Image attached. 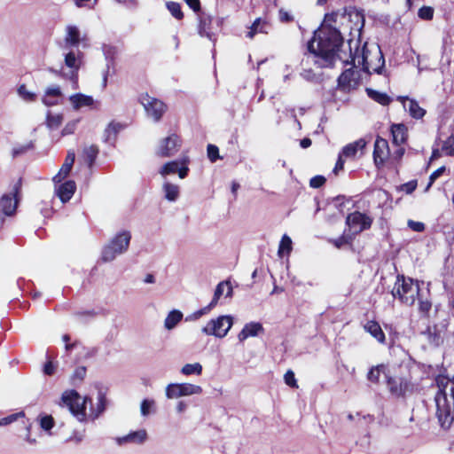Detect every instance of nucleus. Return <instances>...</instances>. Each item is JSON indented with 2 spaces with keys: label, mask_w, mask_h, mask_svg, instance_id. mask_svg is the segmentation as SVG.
I'll list each match as a JSON object with an SVG mask.
<instances>
[{
  "label": "nucleus",
  "mask_w": 454,
  "mask_h": 454,
  "mask_svg": "<svg viewBox=\"0 0 454 454\" xmlns=\"http://www.w3.org/2000/svg\"><path fill=\"white\" fill-rule=\"evenodd\" d=\"M420 294L419 281L403 275H397L392 295L407 306L414 305L416 298Z\"/></svg>",
  "instance_id": "nucleus-4"
},
{
  "label": "nucleus",
  "mask_w": 454,
  "mask_h": 454,
  "mask_svg": "<svg viewBox=\"0 0 454 454\" xmlns=\"http://www.w3.org/2000/svg\"><path fill=\"white\" fill-rule=\"evenodd\" d=\"M392 144L396 146L406 144L409 137L408 128L403 123H393L390 126Z\"/></svg>",
  "instance_id": "nucleus-18"
},
{
  "label": "nucleus",
  "mask_w": 454,
  "mask_h": 454,
  "mask_svg": "<svg viewBox=\"0 0 454 454\" xmlns=\"http://www.w3.org/2000/svg\"><path fill=\"white\" fill-rule=\"evenodd\" d=\"M166 4L168 10L170 12L173 17L179 20L184 18V13L178 2H166Z\"/></svg>",
  "instance_id": "nucleus-42"
},
{
  "label": "nucleus",
  "mask_w": 454,
  "mask_h": 454,
  "mask_svg": "<svg viewBox=\"0 0 454 454\" xmlns=\"http://www.w3.org/2000/svg\"><path fill=\"white\" fill-rule=\"evenodd\" d=\"M32 147H33L32 145H20L18 147H15L12 149V157L15 158L17 156L24 154Z\"/></svg>",
  "instance_id": "nucleus-58"
},
{
  "label": "nucleus",
  "mask_w": 454,
  "mask_h": 454,
  "mask_svg": "<svg viewBox=\"0 0 454 454\" xmlns=\"http://www.w3.org/2000/svg\"><path fill=\"white\" fill-rule=\"evenodd\" d=\"M22 179L14 184L11 193H5L0 198V212L5 216H13L16 214L19 202L20 200V192Z\"/></svg>",
  "instance_id": "nucleus-7"
},
{
  "label": "nucleus",
  "mask_w": 454,
  "mask_h": 454,
  "mask_svg": "<svg viewBox=\"0 0 454 454\" xmlns=\"http://www.w3.org/2000/svg\"><path fill=\"white\" fill-rule=\"evenodd\" d=\"M365 92L371 99L383 106H389L392 102V98L385 92H380L372 88H366Z\"/></svg>",
  "instance_id": "nucleus-26"
},
{
  "label": "nucleus",
  "mask_w": 454,
  "mask_h": 454,
  "mask_svg": "<svg viewBox=\"0 0 454 454\" xmlns=\"http://www.w3.org/2000/svg\"><path fill=\"white\" fill-rule=\"evenodd\" d=\"M271 23L266 17L256 18L249 27V31H247L246 37L253 39L257 34L267 35L271 29Z\"/></svg>",
  "instance_id": "nucleus-19"
},
{
  "label": "nucleus",
  "mask_w": 454,
  "mask_h": 454,
  "mask_svg": "<svg viewBox=\"0 0 454 454\" xmlns=\"http://www.w3.org/2000/svg\"><path fill=\"white\" fill-rule=\"evenodd\" d=\"M372 157L377 168L384 167L387 160L390 158V149L387 139L377 136L374 142Z\"/></svg>",
  "instance_id": "nucleus-15"
},
{
  "label": "nucleus",
  "mask_w": 454,
  "mask_h": 454,
  "mask_svg": "<svg viewBox=\"0 0 454 454\" xmlns=\"http://www.w3.org/2000/svg\"><path fill=\"white\" fill-rule=\"evenodd\" d=\"M99 153V148L96 145H91L90 146H85L82 149V157L83 160L87 163V165L91 168L95 163L96 159Z\"/></svg>",
  "instance_id": "nucleus-29"
},
{
  "label": "nucleus",
  "mask_w": 454,
  "mask_h": 454,
  "mask_svg": "<svg viewBox=\"0 0 454 454\" xmlns=\"http://www.w3.org/2000/svg\"><path fill=\"white\" fill-rule=\"evenodd\" d=\"M75 128H76V121H70V122L67 123L66 126L64 127V129H62V132H61L62 136L73 134L75 130Z\"/></svg>",
  "instance_id": "nucleus-63"
},
{
  "label": "nucleus",
  "mask_w": 454,
  "mask_h": 454,
  "mask_svg": "<svg viewBox=\"0 0 454 454\" xmlns=\"http://www.w3.org/2000/svg\"><path fill=\"white\" fill-rule=\"evenodd\" d=\"M207 153L209 160L211 162H215L217 160L221 159L219 155V148L212 144H208L207 146Z\"/></svg>",
  "instance_id": "nucleus-46"
},
{
  "label": "nucleus",
  "mask_w": 454,
  "mask_h": 454,
  "mask_svg": "<svg viewBox=\"0 0 454 454\" xmlns=\"http://www.w3.org/2000/svg\"><path fill=\"white\" fill-rule=\"evenodd\" d=\"M189 160L187 159L182 161V166L178 167L177 174L181 179L185 178L189 173V168L187 167Z\"/></svg>",
  "instance_id": "nucleus-55"
},
{
  "label": "nucleus",
  "mask_w": 454,
  "mask_h": 454,
  "mask_svg": "<svg viewBox=\"0 0 454 454\" xmlns=\"http://www.w3.org/2000/svg\"><path fill=\"white\" fill-rule=\"evenodd\" d=\"M70 100L74 105V107L76 109L81 108L82 106H90L93 105L92 97L80 93L71 96Z\"/></svg>",
  "instance_id": "nucleus-31"
},
{
  "label": "nucleus",
  "mask_w": 454,
  "mask_h": 454,
  "mask_svg": "<svg viewBox=\"0 0 454 454\" xmlns=\"http://www.w3.org/2000/svg\"><path fill=\"white\" fill-rule=\"evenodd\" d=\"M442 152L447 156H454V135L449 136L442 144Z\"/></svg>",
  "instance_id": "nucleus-38"
},
{
  "label": "nucleus",
  "mask_w": 454,
  "mask_h": 454,
  "mask_svg": "<svg viewBox=\"0 0 454 454\" xmlns=\"http://www.w3.org/2000/svg\"><path fill=\"white\" fill-rule=\"evenodd\" d=\"M63 121V115L62 114H51V113H48L46 117V123L47 126L50 129H58L61 125Z\"/></svg>",
  "instance_id": "nucleus-41"
},
{
  "label": "nucleus",
  "mask_w": 454,
  "mask_h": 454,
  "mask_svg": "<svg viewBox=\"0 0 454 454\" xmlns=\"http://www.w3.org/2000/svg\"><path fill=\"white\" fill-rule=\"evenodd\" d=\"M385 368L386 366L383 364L372 366L367 373V380L372 383L378 384L380 373L384 372Z\"/></svg>",
  "instance_id": "nucleus-36"
},
{
  "label": "nucleus",
  "mask_w": 454,
  "mask_h": 454,
  "mask_svg": "<svg viewBox=\"0 0 454 454\" xmlns=\"http://www.w3.org/2000/svg\"><path fill=\"white\" fill-rule=\"evenodd\" d=\"M232 325V318L230 316H220L216 319H211L203 327L202 332L207 335H214L218 338L224 337Z\"/></svg>",
  "instance_id": "nucleus-9"
},
{
  "label": "nucleus",
  "mask_w": 454,
  "mask_h": 454,
  "mask_svg": "<svg viewBox=\"0 0 454 454\" xmlns=\"http://www.w3.org/2000/svg\"><path fill=\"white\" fill-rule=\"evenodd\" d=\"M224 287H227L226 297L232 296V286L231 285V282L228 280L222 281L215 287L213 299L210 301L211 306H215V307L216 306L219 299L221 298V296L223 295V294L224 292Z\"/></svg>",
  "instance_id": "nucleus-27"
},
{
  "label": "nucleus",
  "mask_w": 454,
  "mask_h": 454,
  "mask_svg": "<svg viewBox=\"0 0 454 454\" xmlns=\"http://www.w3.org/2000/svg\"><path fill=\"white\" fill-rule=\"evenodd\" d=\"M181 372L184 375H200L202 373V366L199 363L186 364L182 367Z\"/></svg>",
  "instance_id": "nucleus-39"
},
{
  "label": "nucleus",
  "mask_w": 454,
  "mask_h": 454,
  "mask_svg": "<svg viewBox=\"0 0 454 454\" xmlns=\"http://www.w3.org/2000/svg\"><path fill=\"white\" fill-rule=\"evenodd\" d=\"M154 402L153 400L145 399L141 403V413L144 416H147L150 413V409L153 405Z\"/></svg>",
  "instance_id": "nucleus-56"
},
{
  "label": "nucleus",
  "mask_w": 454,
  "mask_h": 454,
  "mask_svg": "<svg viewBox=\"0 0 454 454\" xmlns=\"http://www.w3.org/2000/svg\"><path fill=\"white\" fill-rule=\"evenodd\" d=\"M67 43L72 46H76L80 43V31L74 26L67 27V35L66 37Z\"/></svg>",
  "instance_id": "nucleus-37"
},
{
  "label": "nucleus",
  "mask_w": 454,
  "mask_h": 454,
  "mask_svg": "<svg viewBox=\"0 0 454 454\" xmlns=\"http://www.w3.org/2000/svg\"><path fill=\"white\" fill-rule=\"evenodd\" d=\"M326 182V178L324 176H315L309 180V185L312 188H320L322 187Z\"/></svg>",
  "instance_id": "nucleus-51"
},
{
  "label": "nucleus",
  "mask_w": 454,
  "mask_h": 454,
  "mask_svg": "<svg viewBox=\"0 0 454 454\" xmlns=\"http://www.w3.org/2000/svg\"><path fill=\"white\" fill-rule=\"evenodd\" d=\"M63 403L68 407L71 413L77 418L79 421L86 420V402L91 401L90 398L84 397L81 402V396L76 390L66 391L62 395Z\"/></svg>",
  "instance_id": "nucleus-6"
},
{
  "label": "nucleus",
  "mask_w": 454,
  "mask_h": 454,
  "mask_svg": "<svg viewBox=\"0 0 454 454\" xmlns=\"http://www.w3.org/2000/svg\"><path fill=\"white\" fill-rule=\"evenodd\" d=\"M198 31L200 36L207 37L210 41H215L216 35L212 28L213 15L208 12H200L199 14Z\"/></svg>",
  "instance_id": "nucleus-17"
},
{
  "label": "nucleus",
  "mask_w": 454,
  "mask_h": 454,
  "mask_svg": "<svg viewBox=\"0 0 454 454\" xmlns=\"http://www.w3.org/2000/svg\"><path fill=\"white\" fill-rule=\"evenodd\" d=\"M75 160V153L74 150H69L65 158L59 171L53 176V182L61 183L70 174Z\"/></svg>",
  "instance_id": "nucleus-20"
},
{
  "label": "nucleus",
  "mask_w": 454,
  "mask_h": 454,
  "mask_svg": "<svg viewBox=\"0 0 454 454\" xmlns=\"http://www.w3.org/2000/svg\"><path fill=\"white\" fill-rule=\"evenodd\" d=\"M20 417H25V413L23 411H20L0 419V427L12 424V422L16 421Z\"/></svg>",
  "instance_id": "nucleus-48"
},
{
  "label": "nucleus",
  "mask_w": 454,
  "mask_h": 454,
  "mask_svg": "<svg viewBox=\"0 0 454 454\" xmlns=\"http://www.w3.org/2000/svg\"><path fill=\"white\" fill-rule=\"evenodd\" d=\"M131 234L128 231H123L116 234L102 251V260L104 262L113 261L117 254H122L128 250Z\"/></svg>",
  "instance_id": "nucleus-5"
},
{
  "label": "nucleus",
  "mask_w": 454,
  "mask_h": 454,
  "mask_svg": "<svg viewBox=\"0 0 454 454\" xmlns=\"http://www.w3.org/2000/svg\"><path fill=\"white\" fill-rule=\"evenodd\" d=\"M408 226L414 231L421 232L425 230V224L422 222L409 220Z\"/></svg>",
  "instance_id": "nucleus-60"
},
{
  "label": "nucleus",
  "mask_w": 454,
  "mask_h": 454,
  "mask_svg": "<svg viewBox=\"0 0 454 454\" xmlns=\"http://www.w3.org/2000/svg\"><path fill=\"white\" fill-rule=\"evenodd\" d=\"M179 162L172 160L165 163L160 169V174L163 176L168 175L176 174L178 170Z\"/></svg>",
  "instance_id": "nucleus-40"
},
{
  "label": "nucleus",
  "mask_w": 454,
  "mask_h": 454,
  "mask_svg": "<svg viewBox=\"0 0 454 454\" xmlns=\"http://www.w3.org/2000/svg\"><path fill=\"white\" fill-rule=\"evenodd\" d=\"M139 101L144 106L146 114L155 121H160L167 110V106L164 102L150 97L148 94L142 95Z\"/></svg>",
  "instance_id": "nucleus-10"
},
{
  "label": "nucleus",
  "mask_w": 454,
  "mask_h": 454,
  "mask_svg": "<svg viewBox=\"0 0 454 454\" xmlns=\"http://www.w3.org/2000/svg\"><path fill=\"white\" fill-rule=\"evenodd\" d=\"M182 145V139L176 134L163 138L156 151V155L160 158H168L175 155Z\"/></svg>",
  "instance_id": "nucleus-13"
},
{
  "label": "nucleus",
  "mask_w": 454,
  "mask_h": 454,
  "mask_svg": "<svg viewBox=\"0 0 454 454\" xmlns=\"http://www.w3.org/2000/svg\"><path fill=\"white\" fill-rule=\"evenodd\" d=\"M434 9L432 6L423 5L418 11V16L423 20H432L434 18Z\"/></svg>",
  "instance_id": "nucleus-43"
},
{
  "label": "nucleus",
  "mask_w": 454,
  "mask_h": 454,
  "mask_svg": "<svg viewBox=\"0 0 454 454\" xmlns=\"http://www.w3.org/2000/svg\"><path fill=\"white\" fill-rule=\"evenodd\" d=\"M65 64L70 68L75 69V67H79V66L76 65V57L73 51H70L66 55Z\"/></svg>",
  "instance_id": "nucleus-54"
},
{
  "label": "nucleus",
  "mask_w": 454,
  "mask_h": 454,
  "mask_svg": "<svg viewBox=\"0 0 454 454\" xmlns=\"http://www.w3.org/2000/svg\"><path fill=\"white\" fill-rule=\"evenodd\" d=\"M366 141L360 138L355 142L346 145L340 152L344 158H355L358 150H363L366 146Z\"/></svg>",
  "instance_id": "nucleus-23"
},
{
  "label": "nucleus",
  "mask_w": 454,
  "mask_h": 454,
  "mask_svg": "<svg viewBox=\"0 0 454 454\" xmlns=\"http://www.w3.org/2000/svg\"><path fill=\"white\" fill-rule=\"evenodd\" d=\"M364 330L370 333L380 344L386 343V335L381 329L380 325L376 320H369L364 325Z\"/></svg>",
  "instance_id": "nucleus-22"
},
{
  "label": "nucleus",
  "mask_w": 454,
  "mask_h": 454,
  "mask_svg": "<svg viewBox=\"0 0 454 454\" xmlns=\"http://www.w3.org/2000/svg\"><path fill=\"white\" fill-rule=\"evenodd\" d=\"M292 251V239L287 235H284L280 240L278 253L289 254Z\"/></svg>",
  "instance_id": "nucleus-45"
},
{
  "label": "nucleus",
  "mask_w": 454,
  "mask_h": 454,
  "mask_svg": "<svg viewBox=\"0 0 454 454\" xmlns=\"http://www.w3.org/2000/svg\"><path fill=\"white\" fill-rule=\"evenodd\" d=\"M345 159L346 158H344L343 156H341L340 153H339L337 161H336L335 166H334L333 170V172L335 175H337L339 173V171H340V170H342L344 168Z\"/></svg>",
  "instance_id": "nucleus-61"
},
{
  "label": "nucleus",
  "mask_w": 454,
  "mask_h": 454,
  "mask_svg": "<svg viewBox=\"0 0 454 454\" xmlns=\"http://www.w3.org/2000/svg\"><path fill=\"white\" fill-rule=\"evenodd\" d=\"M19 95L27 102H34L36 100V94L34 92H30L27 90V86L25 84H21L18 88Z\"/></svg>",
  "instance_id": "nucleus-44"
},
{
  "label": "nucleus",
  "mask_w": 454,
  "mask_h": 454,
  "mask_svg": "<svg viewBox=\"0 0 454 454\" xmlns=\"http://www.w3.org/2000/svg\"><path fill=\"white\" fill-rule=\"evenodd\" d=\"M418 299V311L420 315L421 318L429 319L430 318V311L433 307L432 301L428 298H423L422 295H419Z\"/></svg>",
  "instance_id": "nucleus-28"
},
{
  "label": "nucleus",
  "mask_w": 454,
  "mask_h": 454,
  "mask_svg": "<svg viewBox=\"0 0 454 454\" xmlns=\"http://www.w3.org/2000/svg\"><path fill=\"white\" fill-rule=\"evenodd\" d=\"M163 191L165 198L169 201H175L179 197V186L171 183H165L163 184Z\"/></svg>",
  "instance_id": "nucleus-34"
},
{
  "label": "nucleus",
  "mask_w": 454,
  "mask_h": 454,
  "mask_svg": "<svg viewBox=\"0 0 454 454\" xmlns=\"http://www.w3.org/2000/svg\"><path fill=\"white\" fill-rule=\"evenodd\" d=\"M446 170V168L444 166H442L435 169L429 176V183L427 185V188H429L437 178H439Z\"/></svg>",
  "instance_id": "nucleus-53"
},
{
  "label": "nucleus",
  "mask_w": 454,
  "mask_h": 454,
  "mask_svg": "<svg viewBox=\"0 0 454 454\" xmlns=\"http://www.w3.org/2000/svg\"><path fill=\"white\" fill-rule=\"evenodd\" d=\"M262 331H263V327L260 323L251 322L245 325L238 334V338L239 341H244L250 336H256Z\"/></svg>",
  "instance_id": "nucleus-25"
},
{
  "label": "nucleus",
  "mask_w": 454,
  "mask_h": 454,
  "mask_svg": "<svg viewBox=\"0 0 454 454\" xmlns=\"http://www.w3.org/2000/svg\"><path fill=\"white\" fill-rule=\"evenodd\" d=\"M44 96L50 98H60L62 96V92L59 87H51L46 89Z\"/></svg>",
  "instance_id": "nucleus-57"
},
{
  "label": "nucleus",
  "mask_w": 454,
  "mask_h": 454,
  "mask_svg": "<svg viewBox=\"0 0 454 454\" xmlns=\"http://www.w3.org/2000/svg\"><path fill=\"white\" fill-rule=\"evenodd\" d=\"M76 191V184L73 180H67L64 183H60L56 190L57 196L59 198L61 202H68Z\"/></svg>",
  "instance_id": "nucleus-21"
},
{
  "label": "nucleus",
  "mask_w": 454,
  "mask_h": 454,
  "mask_svg": "<svg viewBox=\"0 0 454 454\" xmlns=\"http://www.w3.org/2000/svg\"><path fill=\"white\" fill-rule=\"evenodd\" d=\"M408 111L410 115L417 120L422 119L427 113L415 99H409Z\"/></svg>",
  "instance_id": "nucleus-33"
},
{
  "label": "nucleus",
  "mask_w": 454,
  "mask_h": 454,
  "mask_svg": "<svg viewBox=\"0 0 454 454\" xmlns=\"http://www.w3.org/2000/svg\"><path fill=\"white\" fill-rule=\"evenodd\" d=\"M356 235L352 232H347V230H344L343 233L335 239H328L327 242L333 245L337 249H341L344 246L353 247V242Z\"/></svg>",
  "instance_id": "nucleus-24"
},
{
  "label": "nucleus",
  "mask_w": 454,
  "mask_h": 454,
  "mask_svg": "<svg viewBox=\"0 0 454 454\" xmlns=\"http://www.w3.org/2000/svg\"><path fill=\"white\" fill-rule=\"evenodd\" d=\"M343 38L338 29L333 27H323L314 32L312 38L307 43V51L315 57L314 64L320 68H333L337 59L344 60L347 53L340 49Z\"/></svg>",
  "instance_id": "nucleus-1"
},
{
  "label": "nucleus",
  "mask_w": 454,
  "mask_h": 454,
  "mask_svg": "<svg viewBox=\"0 0 454 454\" xmlns=\"http://www.w3.org/2000/svg\"><path fill=\"white\" fill-rule=\"evenodd\" d=\"M56 366L51 361H47L43 366V373L51 376L55 373Z\"/></svg>",
  "instance_id": "nucleus-64"
},
{
  "label": "nucleus",
  "mask_w": 454,
  "mask_h": 454,
  "mask_svg": "<svg viewBox=\"0 0 454 454\" xmlns=\"http://www.w3.org/2000/svg\"><path fill=\"white\" fill-rule=\"evenodd\" d=\"M285 383L292 388H298L299 385L295 379L294 372L292 370H287L284 375Z\"/></svg>",
  "instance_id": "nucleus-47"
},
{
  "label": "nucleus",
  "mask_w": 454,
  "mask_h": 454,
  "mask_svg": "<svg viewBox=\"0 0 454 454\" xmlns=\"http://www.w3.org/2000/svg\"><path fill=\"white\" fill-rule=\"evenodd\" d=\"M146 438V432L145 430H139L136 432L129 433L126 436L119 439V442H134L141 443L143 442Z\"/></svg>",
  "instance_id": "nucleus-35"
},
{
  "label": "nucleus",
  "mask_w": 454,
  "mask_h": 454,
  "mask_svg": "<svg viewBox=\"0 0 454 454\" xmlns=\"http://www.w3.org/2000/svg\"><path fill=\"white\" fill-rule=\"evenodd\" d=\"M202 387L191 383H171L166 388V395L168 398H177L184 395L194 394H201Z\"/></svg>",
  "instance_id": "nucleus-14"
},
{
  "label": "nucleus",
  "mask_w": 454,
  "mask_h": 454,
  "mask_svg": "<svg viewBox=\"0 0 454 454\" xmlns=\"http://www.w3.org/2000/svg\"><path fill=\"white\" fill-rule=\"evenodd\" d=\"M183 318V314L179 310H172L167 316L164 325L167 329H173Z\"/></svg>",
  "instance_id": "nucleus-32"
},
{
  "label": "nucleus",
  "mask_w": 454,
  "mask_h": 454,
  "mask_svg": "<svg viewBox=\"0 0 454 454\" xmlns=\"http://www.w3.org/2000/svg\"><path fill=\"white\" fill-rule=\"evenodd\" d=\"M123 128V126L115 121H111L106 128L104 136L106 143H114L116 141L118 133Z\"/></svg>",
  "instance_id": "nucleus-30"
},
{
  "label": "nucleus",
  "mask_w": 454,
  "mask_h": 454,
  "mask_svg": "<svg viewBox=\"0 0 454 454\" xmlns=\"http://www.w3.org/2000/svg\"><path fill=\"white\" fill-rule=\"evenodd\" d=\"M434 382L438 388L434 395L436 406L435 415L441 427L444 430H448L454 422V416L452 415L451 406L446 391L451 381L447 376L439 374L435 377Z\"/></svg>",
  "instance_id": "nucleus-3"
},
{
  "label": "nucleus",
  "mask_w": 454,
  "mask_h": 454,
  "mask_svg": "<svg viewBox=\"0 0 454 454\" xmlns=\"http://www.w3.org/2000/svg\"><path fill=\"white\" fill-rule=\"evenodd\" d=\"M387 386L389 392L396 397H404L417 390L411 377H387Z\"/></svg>",
  "instance_id": "nucleus-8"
},
{
  "label": "nucleus",
  "mask_w": 454,
  "mask_h": 454,
  "mask_svg": "<svg viewBox=\"0 0 454 454\" xmlns=\"http://www.w3.org/2000/svg\"><path fill=\"white\" fill-rule=\"evenodd\" d=\"M417 188V181L411 180L407 182L402 185V190L404 191L407 194L412 193Z\"/></svg>",
  "instance_id": "nucleus-59"
},
{
  "label": "nucleus",
  "mask_w": 454,
  "mask_h": 454,
  "mask_svg": "<svg viewBox=\"0 0 454 454\" xmlns=\"http://www.w3.org/2000/svg\"><path fill=\"white\" fill-rule=\"evenodd\" d=\"M214 307H215V306H211V302H210L207 306H206V307H204V308H202V309H199V310L195 311V312L192 314L193 318H194V319H199V318H200V317H202L203 315H205V314L208 313V312H209V311H210Z\"/></svg>",
  "instance_id": "nucleus-62"
},
{
  "label": "nucleus",
  "mask_w": 454,
  "mask_h": 454,
  "mask_svg": "<svg viewBox=\"0 0 454 454\" xmlns=\"http://www.w3.org/2000/svg\"><path fill=\"white\" fill-rule=\"evenodd\" d=\"M54 419L51 415L43 416L40 421V426L44 430H51L54 427Z\"/></svg>",
  "instance_id": "nucleus-50"
},
{
  "label": "nucleus",
  "mask_w": 454,
  "mask_h": 454,
  "mask_svg": "<svg viewBox=\"0 0 454 454\" xmlns=\"http://www.w3.org/2000/svg\"><path fill=\"white\" fill-rule=\"evenodd\" d=\"M359 40H348V55L344 60V64L356 67V62L357 67H361L362 70L368 74L372 73L382 74L385 59L380 49L378 47L372 52L368 50L367 43H364L361 49H359Z\"/></svg>",
  "instance_id": "nucleus-2"
},
{
  "label": "nucleus",
  "mask_w": 454,
  "mask_h": 454,
  "mask_svg": "<svg viewBox=\"0 0 454 454\" xmlns=\"http://www.w3.org/2000/svg\"><path fill=\"white\" fill-rule=\"evenodd\" d=\"M447 322H442L440 325H429L421 333L427 337L429 344L439 347L443 343V335L447 331Z\"/></svg>",
  "instance_id": "nucleus-16"
},
{
  "label": "nucleus",
  "mask_w": 454,
  "mask_h": 454,
  "mask_svg": "<svg viewBox=\"0 0 454 454\" xmlns=\"http://www.w3.org/2000/svg\"><path fill=\"white\" fill-rule=\"evenodd\" d=\"M405 153V149L402 145L398 146L396 150L394 151L392 154H390V160L395 161V163L399 164L402 160L403 155Z\"/></svg>",
  "instance_id": "nucleus-52"
},
{
  "label": "nucleus",
  "mask_w": 454,
  "mask_h": 454,
  "mask_svg": "<svg viewBox=\"0 0 454 454\" xmlns=\"http://www.w3.org/2000/svg\"><path fill=\"white\" fill-rule=\"evenodd\" d=\"M372 217L359 211L349 213L346 217V225L349 228V231L351 229L355 230L352 232L355 235L369 230L372 227Z\"/></svg>",
  "instance_id": "nucleus-12"
},
{
  "label": "nucleus",
  "mask_w": 454,
  "mask_h": 454,
  "mask_svg": "<svg viewBox=\"0 0 454 454\" xmlns=\"http://www.w3.org/2000/svg\"><path fill=\"white\" fill-rule=\"evenodd\" d=\"M355 67L345 69L338 77V88L340 91L350 92L358 88L361 75L354 69Z\"/></svg>",
  "instance_id": "nucleus-11"
},
{
  "label": "nucleus",
  "mask_w": 454,
  "mask_h": 454,
  "mask_svg": "<svg viewBox=\"0 0 454 454\" xmlns=\"http://www.w3.org/2000/svg\"><path fill=\"white\" fill-rule=\"evenodd\" d=\"M278 19L282 23H291L294 20V18L291 12L285 10L284 8L279 9Z\"/></svg>",
  "instance_id": "nucleus-49"
}]
</instances>
